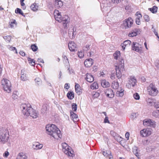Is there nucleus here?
Listing matches in <instances>:
<instances>
[{
	"mask_svg": "<svg viewBox=\"0 0 159 159\" xmlns=\"http://www.w3.org/2000/svg\"><path fill=\"white\" fill-rule=\"evenodd\" d=\"M20 108L22 113L26 116H30L34 118L38 117V114L32 108L30 104H22Z\"/></svg>",
	"mask_w": 159,
	"mask_h": 159,
	"instance_id": "nucleus-1",
	"label": "nucleus"
},
{
	"mask_svg": "<svg viewBox=\"0 0 159 159\" xmlns=\"http://www.w3.org/2000/svg\"><path fill=\"white\" fill-rule=\"evenodd\" d=\"M114 58L116 60H119L120 62L118 66H116V75L117 77L119 79L121 76L124 69V61L123 59H121L120 57V52L119 51H116L113 54Z\"/></svg>",
	"mask_w": 159,
	"mask_h": 159,
	"instance_id": "nucleus-2",
	"label": "nucleus"
},
{
	"mask_svg": "<svg viewBox=\"0 0 159 159\" xmlns=\"http://www.w3.org/2000/svg\"><path fill=\"white\" fill-rule=\"evenodd\" d=\"M46 129L47 134L54 139H58L61 138L62 135L60 130L54 125H47Z\"/></svg>",
	"mask_w": 159,
	"mask_h": 159,
	"instance_id": "nucleus-3",
	"label": "nucleus"
},
{
	"mask_svg": "<svg viewBox=\"0 0 159 159\" xmlns=\"http://www.w3.org/2000/svg\"><path fill=\"white\" fill-rule=\"evenodd\" d=\"M111 87L113 89H117L116 92V95L118 97H122L124 95V90L120 88L119 89V84L118 82L114 81L112 83Z\"/></svg>",
	"mask_w": 159,
	"mask_h": 159,
	"instance_id": "nucleus-4",
	"label": "nucleus"
},
{
	"mask_svg": "<svg viewBox=\"0 0 159 159\" xmlns=\"http://www.w3.org/2000/svg\"><path fill=\"white\" fill-rule=\"evenodd\" d=\"M9 138V132L6 128H0V141L2 142H6Z\"/></svg>",
	"mask_w": 159,
	"mask_h": 159,
	"instance_id": "nucleus-5",
	"label": "nucleus"
},
{
	"mask_svg": "<svg viewBox=\"0 0 159 159\" xmlns=\"http://www.w3.org/2000/svg\"><path fill=\"white\" fill-rule=\"evenodd\" d=\"M2 87L4 90L8 93L11 92V84L9 80L6 79H3L1 81Z\"/></svg>",
	"mask_w": 159,
	"mask_h": 159,
	"instance_id": "nucleus-6",
	"label": "nucleus"
},
{
	"mask_svg": "<svg viewBox=\"0 0 159 159\" xmlns=\"http://www.w3.org/2000/svg\"><path fill=\"white\" fill-rule=\"evenodd\" d=\"M147 90L148 94L152 96H156L158 92L157 88L152 84H151L148 87Z\"/></svg>",
	"mask_w": 159,
	"mask_h": 159,
	"instance_id": "nucleus-7",
	"label": "nucleus"
},
{
	"mask_svg": "<svg viewBox=\"0 0 159 159\" xmlns=\"http://www.w3.org/2000/svg\"><path fill=\"white\" fill-rule=\"evenodd\" d=\"M131 47L132 50L136 52L141 53L142 51V45L137 42H133L132 44Z\"/></svg>",
	"mask_w": 159,
	"mask_h": 159,
	"instance_id": "nucleus-8",
	"label": "nucleus"
},
{
	"mask_svg": "<svg viewBox=\"0 0 159 159\" xmlns=\"http://www.w3.org/2000/svg\"><path fill=\"white\" fill-rule=\"evenodd\" d=\"M61 20V21L60 22L62 23L64 28H67L70 22V18L67 15H64L62 17Z\"/></svg>",
	"mask_w": 159,
	"mask_h": 159,
	"instance_id": "nucleus-9",
	"label": "nucleus"
},
{
	"mask_svg": "<svg viewBox=\"0 0 159 159\" xmlns=\"http://www.w3.org/2000/svg\"><path fill=\"white\" fill-rule=\"evenodd\" d=\"M137 80L134 77L131 76L128 80V84H126V86L128 88L130 89L132 85L134 87L136 84Z\"/></svg>",
	"mask_w": 159,
	"mask_h": 159,
	"instance_id": "nucleus-10",
	"label": "nucleus"
},
{
	"mask_svg": "<svg viewBox=\"0 0 159 159\" xmlns=\"http://www.w3.org/2000/svg\"><path fill=\"white\" fill-rule=\"evenodd\" d=\"M133 20L130 17L125 20L124 22V24L125 28H130L133 24Z\"/></svg>",
	"mask_w": 159,
	"mask_h": 159,
	"instance_id": "nucleus-11",
	"label": "nucleus"
},
{
	"mask_svg": "<svg viewBox=\"0 0 159 159\" xmlns=\"http://www.w3.org/2000/svg\"><path fill=\"white\" fill-rule=\"evenodd\" d=\"M152 133L151 130L148 128L143 129L140 131L141 135L143 137H146L151 134Z\"/></svg>",
	"mask_w": 159,
	"mask_h": 159,
	"instance_id": "nucleus-12",
	"label": "nucleus"
},
{
	"mask_svg": "<svg viewBox=\"0 0 159 159\" xmlns=\"http://www.w3.org/2000/svg\"><path fill=\"white\" fill-rule=\"evenodd\" d=\"M104 92L107 96L110 98H112L114 96V93L111 89H107Z\"/></svg>",
	"mask_w": 159,
	"mask_h": 159,
	"instance_id": "nucleus-13",
	"label": "nucleus"
},
{
	"mask_svg": "<svg viewBox=\"0 0 159 159\" xmlns=\"http://www.w3.org/2000/svg\"><path fill=\"white\" fill-rule=\"evenodd\" d=\"M54 15L56 20L59 22L61 21V13L57 10H55L54 11Z\"/></svg>",
	"mask_w": 159,
	"mask_h": 159,
	"instance_id": "nucleus-14",
	"label": "nucleus"
},
{
	"mask_svg": "<svg viewBox=\"0 0 159 159\" xmlns=\"http://www.w3.org/2000/svg\"><path fill=\"white\" fill-rule=\"evenodd\" d=\"M76 29L73 28H70L68 31V35L71 39L74 38L76 34Z\"/></svg>",
	"mask_w": 159,
	"mask_h": 159,
	"instance_id": "nucleus-15",
	"label": "nucleus"
},
{
	"mask_svg": "<svg viewBox=\"0 0 159 159\" xmlns=\"http://www.w3.org/2000/svg\"><path fill=\"white\" fill-rule=\"evenodd\" d=\"M68 46L69 50L71 51H75L76 50V45L74 42L71 41L69 42Z\"/></svg>",
	"mask_w": 159,
	"mask_h": 159,
	"instance_id": "nucleus-16",
	"label": "nucleus"
},
{
	"mask_svg": "<svg viewBox=\"0 0 159 159\" xmlns=\"http://www.w3.org/2000/svg\"><path fill=\"white\" fill-rule=\"evenodd\" d=\"M140 31L139 29H135L132 30L129 34V37H134L136 36L138 34H140Z\"/></svg>",
	"mask_w": 159,
	"mask_h": 159,
	"instance_id": "nucleus-17",
	"label": "nucleus"
},
{
	"mask_svg": "<svg viewBox=\"0 0 159 159\" xmlns=\"http://www.w3.org/2000/svg\"><path fill=\"white\" fill-rule=\"evenodd\" d=\"M102 154L104 156L108 158L109 159H113V157L111 155V152L110 150H104L102 152Z\"/></svg>",
	"mask_w": 159,
	"mask_h": 159,
	"instance_id": "nucleus-18",
	"label": "nucleus"
},
{
	"mask_svg": "<svg viewBox=\"0 0 159 159\" xmlns=\"http://www.w3.org/2000/svg\"><path fill=\"white\" fill-rule=\"evenodd\" d=\"M93 63V60L91 58H89L85 60L84 64L86 67H89L91 66Z\"/></svg>",
	"mask_w": 159,
	"mask_h": 159,
	"instance_id": "nucleus-19",
	"label": "nucleus"
},
{
	"mask_svg": "<svg viewBox=\"0 0 159 159\" xmlns=\"http://www.w3.org/2000/svg\"><path fill=\"white\" fill-rule=\"evenodd\" d=\"M63 152L69 157H73L75 156L73 150H64Z\"/></svg>",
	"mask_w": 159,
	"mask_h": 159,
	"instance_id": "nucleus-20",
	"label": "nucleus"
},
{
	"mask_svg": "<svg viewBox=\"0 0 159 159\" xmlns=\"http://www.w3.org/2000/svg\"><path fill=\"white\" fill-rule=\"evenodd\" d=\"M24 70H22L21 72V79L23 81H25L28 80V77Z\"/></svg>",
	"mask_w": 159,
	"mask_h": 159,
	"instance_id": "nucleus-21",
	"label": "nucleus"
},
{
	"mask_svg": "<svg viewBox=\"0 0 159 159\" xmlns=\"http://www.w3.org/2000/svg\"><path fill=\"white\" fill-rule=\"evenodd\" d=\"M43 146L42 144H40L39 142L34 143L32 145V148L33 149H41Z\"/></svg>",
	"mask_w": 159,
	"mask_h": 159,
	"instance_id": "nucleus-22",
	"label": "nucleus"
},
{
	"mask_svg": "<svg viewBox=\"0 0 159 159\" xmlns=\"http://www.w3.org/2000/svg\"><path fill=\"white\" fill-rule=\"evenodd\" d=\"M131 43V42L129 40L124 41L123 43L121 44L123 50H124L126 47H128L130 46Z\"/></svg>",
	"mask_w": 159,
	"mask_h": 159,
	"instance_id": "nucleus-23",
	"label": "nucleus"
},
{
	"mask_svg": "<svg viewBox=\"0 0 159 159\" xmlns=\"http://www.w3.org/2000/svg\"><path fill=\"white\" fill-rule=\"evenodd\" d=\"M86 76L85 79L87 81L91 83L93 81L94 78L90 74L87 73L86 74Z\"/></svg>",
	"mask_w": 159,
	"mask_h": 159,
	"instance_id": "nucleus-24",
	"label": "nucleus"
},
{
	"mask_svg": "<svg viewBox=\"0 0 159 159\" xmlns=\"http://www.w3.org/2000/svg\"><path fill=\"white\" fill-rule=\"evenodd\" d=\"M71 118L74 122H76L79 120L78 116L73 111L70 112Z\"/></svg>",
	"mask_w": 159,
	"mask_h": 159,
	"instance_id": "nucleus-25",
	"label": "nucleus"
},
{
	"mask_svg": "<svg viewBox=\"0 0 159 159\" xmlns=\"http://www.w3.org/2000/svg\"><path fill=\"white\" fill-rule=\"evenodd\" d=\"M101 85L103 88H107L109 87L110 84L108 81L103 80L101 81Z\"/></svg>",
	"mask_w": 159,
	"mask_h": 159,
	"instance_id": "nucleus-26",
	"label": "nucleus"
},
{
	"mask_svg": "<svg viewBox=\"0 0 159 159\" xmlns=\"http://www.w3.org/2000/svg\"><path fill=\"white\" fill-rule=\"evenodd\" d=\"M27 157L25 153L21 152L19 153L16 159H27Z\"/></svg>",
	"mask_w": 159,
	"mask_h": 159,
	"instance_id": "nucleus-27",
	"label": "nucleus"
},
{
	"mask_svg": "<svg viewBox=\"0 0 159 159\" xmlns=\"http://www.w3.org/2000/svg\"><path fill=\"white\" fill-rule=\"evenodd\" d=\"M136 15L137 16L135 22L137 24L139 25L140 23V18L142 17V15L141 14L139 13L138 12H137L136 13Z\"/></svg>",
	"mask_w": 159,
	"mask_h": 159,
	"instance_id": "nucleus-28",
	"label": "nucleus"
},
{
	"mask_svg": "<svg viewBox=\"0 0 159 159\" xmlns=\"http://www.w3.org/2000/svg\"><path fill=\"white\" fill-rule=\"evenodd\" d=\"M39 5L38 3H34L32 4L30 6V8L32 10L34 11H35L38 10Z\"/></svg>",
	"mask_w": 159,
	"mask_h": 159,
	"instance_id": "nucleus-29",
	"label": "nucleus"
},
{
	"mask_svg": "<svg viewBox=\"0 0 159 159\" xmlns=\"http://www.w3.org/2000/svg\"><path fill=\"white\" fill-rule=\"evenodd\" d=\"M75 88L76 93L79 95H80L81 93L80 85L78 84H75Z\"/></svg>",
	"mask_w": 159,
	"mask_h": 159,
	"instance_id": "nucleus-30",
	"label": "nucleus"
},
{
	"mask_svg": "<svg viewBox=\"0 0 159 159\" xmlns=\"http://www.w3.org/2000/svg\"><path fill=\"white\" fill-rule=\"evenodd\" d=\"M55 6L58 8L62 7L63 5L62 2L59 0H55Z\"/></svg>",
	"mask_w": 159,
	"mask_h": 159,
	"instance_id": "nucleus-31",
	"label": "nucleus"
},
{
	"mask_svg": "<svg viewBox=\"0 0 159 159\" xmlns=\"http://www.w3.org/2000/svg\"><path fill=\"white\" fill-rule=\"evenodd\" d=\"M98 84L96 82H94L90 86V88L92 89H98Z\"/></svg>",
	"mask_w": 159,
	"mask_h": 159,
	"instance_id": "nucleus-32",
	"label": "nucleus"
},
{
	"mask_svg": "<svg viewBox=\"0 0 159 159\" xmlns=\"http://www.w3.org/2000/svg\"><path fill=\"white\" fill-rule=\"evenodd\" d=\"M68 98L70 99H72L74 98V93L72 92H69L67 94Z\"/></svg>",
	"mask_w": 159,
	"mask_h": 159,
	"instance_id": "nucleus-33",
	"label": "nucleus"
},
{
	"mask_svg": "<svg viewBox=\"0 0 159 159\" xmlns=\"http://www.w3.org/2000/svg\"><path fill=\"white\" fill-rule=\"evenodd\" d=\"M148 10L152 13H155L157 12V7L156 6H154L152 8H149Z\"/></svg>",
	"mask_w": 159,
	"mask_h": 159,
	"instance_id": "nucleus-34",
	"label": "nucleus"
},
{
	"mask_svg": "<svg viewBox=\"0 0 159 159\" xmlns=\"http://www.w3.org/2000/svg\"><path fill=\"white\" fill-rule=\"evenodd\" d=\"M61 146L62 149H70V147L66 143H63L61 144Z\"/></svg>",
	"mask_w": 159,
	"mask_h": 159,
	"instance_id": "nucleus-35",
	"label": "nucleus"
},
{
	"mask_svg": "<svg viewBox=\"0 0 159 159\" xmlns=\"http://www.w3.org/2000/svg\"><path fill=\"white\" fill-rule=\"evenodd\" d=\"M19 93L17 91H14L13 92L12 95V98L14 99H16L18 97V94Z\"/></svg>",
	"mask_w": 159,
	"mask_h": 159,
	"instance_id": "nucleus-36",
	"label": "nucleus"
},
{
	"mask_svg": "<svg viewBox=\"0 0 159 159\" xmlns=\"http://www.w3.org/2000/svg\"><path fill=\"white\" fill-rule=\"evenodd\" d=\"M35 81L36 85L39 86L41 84V80L39 78H35Z\"/></svg>",
	"mask_w": 159,
	"mask_h": 159,
	"instance_id": "nucleus-37",
	"label": "nucleus"
},
{
	"mask_svg": "<svg viewBox=\"0 0 159 159\" xmlns=\"http://www.w3.org/2000/svg\"><path fill=\"white\" fill-rule=\"evenodd\" d=\"M10 25L12 28H14L16 26V23L15 20H12V21L10 22Z\"/></svg>",
	"mask_w": 159,
	"mask_h": 159,
	"instance_id": "nucleus-38",
	"label": "nucleus"
},
{
	"mask_svg": "<svg viewBox=\"0 0 159 159\" xmlns=\"http://www.w3.org/2000/svg\"><path fill=\"white\" fill-rule=\"evenodd\" d=\"M158 114H159V111L158 110L154 111L152 113V116L156 118H159V115Z\"/></svg>",
	"mask_w": 159,
	"mask_h": 159,
	"instance_id": "nucleus-39",
	"label": "nucleus"
},
{
	"mask_svg": "<svg viewBox=\"0 0 159 159\" xmlns=\"http://www.w3.org/2000/svg\"><path fill=\"white\" fill-rule=\"evenodd\" d=\"M155 123V122L154 121L150 119L149 123V126L155 127L156 126Z\"/></svg>",
	"mask_w": 159,
	"mask_h": 159,
	"instance_id": "nucleus-40",
	"label": "nucleus"
},
{
	"mask_svg": "<svg viewBox=\"0 0 159 159\" xmlns=\"http://www.w3.org/2000/svg\"><path fill=\"white\" fill-rule=\"evenodd\" d=\"M15 12L16 13H19L22 16L24 17L25 16L24 14L21 11V10L19 8H17L15 10Z\"/></svg>",
	"mask_w": 159,
	"mask_h": 159,
	"instance_id": "nucleus-41",
	"label": "nucleus"
},
{
	"mask_svg": "<svg viewBox=\"0 0 159 159\" xmlns=\"http://www.w3.org/2000/svg\"><path fill=\"white\" fill-rule=\"evenodd\" d=\"M150 119H145L143 121V124L144 125L146 126H149V123Z\"/></svg>",
	"mask_w": 159,
	"mask_h": 159,
	"instance_id": "nucleus-42",
	"label": "nucleus"
},
{
	"mask_svg": "<svg viewBox=\"0 0 159 159\" xmlns=\"http://www.w3.org/2000/svg\"><path fill=\"white\" fill-rule=\"evenodd\" d=\"M28 60L29 61V63L32 66H34L35 64V61L33 59H32L30 58H28Z\"/></svg>",
	"mask_w": 159,
	"mask_h": 159,
	"instance_id": "nucleus-43",
	"label": "nucleus"
},
{
	"mask_svg": "<svg viewBox=\"0 0 159 159\" xmlns=\"http://www.w3.org/2000/svg\"><path fill=\"white\" fill-rule=\"evenodd\" d=\"M115 139L118 142H121L122 141L123 139L118 134L116 137H115Z\"/></svg>",
	"mask_w": 159,
	"mask_h": 159,
	"instance_id": "nucleus-44",
	"label": "nucleus"
},
{
	"mask_svg": "<svg viewBox=\"0 0 159 159\" xmlns=\"http://www.w3.org/2000/svg\"><path fill=\"white\" fill-rule=\"evenodd\" d=\"M4 39L7 42H10L11 39V36H6L3 37Z\"/></svg>",
	"mask_w": 159,
	"mask_h": 159,
	"instance_id": "nucleus-45",
	"label": "nucleus"
},
{
	"mask_svg": "<svg viewBox=\"0 0 159 159\" xmlns=\"http://www.w3.org/2000/svg\"><path fill=\"white\" fill-rule=\"evenodd\" d=\"M47 109V108L46 105L43 106L41 109L42 113H44L46 111Z\"/></svg>",
	"mask_w": 159,
	"mask_h": 159,
	"instance_id": "nucleus-46",
	"label": "nucleus"
},
{
	"mask_svg": "<svg viewBox=\"0 0 159 159\" xmlns=\"http://www.w3.org/2000/svg\"><path fill=\"white\" fill-rule=\"evenodd\" d=\"M133 97L136 100H139L140 98V96L138 93H135L134 94Z\"/></svg>",
	"mask_w": 159,
	"mask_h": 159,
	"instance_id": "nucleus-47",
	"label": "nucleus"
},
{
	"mask_svg": "<svg viewBox=\"0 0 159 159\" xmlns=\"http://www.w3.org/2000/svg\"><path fill=\"white\" fill-rule=\"evenodd\" d=\"M31 48L32 50L34 52L36 51L38 49V47L34 44L31 45Z\"/></svg>",
	"mask_w": 159,
	"mask_h": 159,
	"instance_id": "nucleus-48",
	"label": "nucleus"
},
{
	"mask_svg": "<svg viewBox=\"0 0 159 159\" xmlns=\"http://www.w3.org/2000/svg\"><path fill=\"white\" fill-rule=\"evenodd\" d=\"M139 150H133V152L134 153L138 158H139V154L138 153Z\"/></svg>",
	"mask_w": 159,
	"mask_h": 159,
	"instance_id": "nucleus-49",
	"label": "nucleus"
},
{
	"mask_svg": "<svg viewBox=\"0 0 159 159\" xmlns=\"http://www.w3.org/2000/svg\"><path fill=\"white\" fill-rule=\"evenodd\" d=\"M78 55L80 58H81L84 57V54L83 52L81 51L78 52Z\"/></svg>",
	"mask_w": 159,
	"mask_h": 159,
	"instance_id": "nucleus-50",
	"label": "nucleus"
},
{
	"mask_svg": "<svg viewBox=\"0 0 159 159\" xmlns=\"http://www.w3.org/2000/svg\"><path fill=\"white\" fill-rule=\"evenodd\" d=\"M77 106L75 103H73L72 104V109L73 111H76L77 110Z\"/></svg>",
	"mask_w": 159,
	"mask_h": 159,
	"instance_id": "nucleus-51",
	"label": "nucleus"
},
{
	"mask_svg": "<svg viewBox=\"0 0 159 159\" xmlns=\"http://www.w3.org/2000/svg\"><path fill=\"white\" fill-rule=\"evenodd\" d=\"M110 133L111 135L113 136L114 138H115V137H116L117 135H118L113 131H111Z\"/></svg>",
	"mask_w": 159,
	"mask_h": 159,
	"instance_id": "nucleus-52",
	"label": "nucleus"
},
{
	"mask_svg": "<svg viewBox=\"0 0 159 159\" xmlns=\"http://www.w3.org/2000/svg\"><path fill=\"white\" fill-rule=\"evenodd\" d=\"M144 18L145 21L148 22L150 20V18L148 15H144Z\"/></svg>",
	"mask_w": 159,
	"mask_h": 159,
	"instance_id": "nucleus-53",
	"label": "nucleus"
},
{
	"mask_svg": "<svg viewBox=\"0 0 159 159\" xmlns=\"http://www.w3.org/2000/svg\"><path fill=\"white\" fill-rule=\"evenodd\" d=\"M90 45H87L85 47L83 48V50L84 51H87L90 48Z\"/></svg>",
	"mask_w": 159,
	"mask_h": 159,
	"instance_id": "nucleus-54",
	"label": "nucleus"
},
{
	"mask_svg": "<svg viewBox=\"0 0 159 159\" xmlns=\"http://www.w3.org/2000/svg\"><path fill=\"white\" fill-rule=\"evenodd\" d=\"M62 57L64 61H65V62H69L68 59L67 57L63 54L62 56Z\"/></svg>",
	"mask_w": 159,
	"mask_h": 159,
	"instance_id": "nucleus-55",
	"label": "nucleus"
},
{
	"mask_svg": "<svg viewBox=\"0 0 159 159\" xmlns=\"http://www.w3.org/2000/svg\"><path fill=\"white\" fill-rule=\"evenodd\" d=\"M138 116V114L135 113H133L131 115V118L132 119H134L136 118Z\"/></svg>",
	"mask_w": 159,
	"mask_h": 159,
	"instance_id": "nucleus-56",
	"label": "nucleus"
},
{
	"mask_svg": "<svg viewBox=\"0 0 159 159\" xmlns=\"http://www.w3.org/2000/svg\"><path fill=\"white\" fill-rule=\"evenodd\" d=\"M9 155V153L7 151H6L3 154V156L5 158H7Z\"/></svg>",
	"mask_w": 159,
	"mask_h": 159,
	"instance_id": "nucleus-57",
	"label": "nucleus"
},
{
	"mask_svg": "<svg viewBox=\"0 0 159 159\" xmlns=\"http://www.w3.org/2000/svg\"><path fill=\"white\" fill-rule=\"evenodd\" d=\"M104 122L105 123H110V121L108 120V117L106 116L104 120Z\"/></svg>",
	"mask_w": 159,
	"mask_h": 159,
	"instance_id": "nucleus-58",
	"label": "nucleus"
},
{
	"mask_svg": "<svg viewBox=\"0 0 159 159\" xmlns=\"http://www.w3.org/2000/svg\"><path fill=\"white\" fill-rule=\"evenodd\" d=\"M155 66L158 69H159V60L155 62Z\"/></svg>",
	"mask_w": 159,
	"mask_h": 159,
	"instance_id": "nucleus-59",
	"label": "nucleus"
},
{
	"mask_svg": "<svg viewBox=\"0 0 159 159\" xmlns=\"http://www.w3.org/2000/svg\"><path fill=\"white\" fill-rule=\"evenodd\" d=\"M129 132H127L125 134V137L127 140H129Z\"/></svg>",
	"mask_w": 159,
	"mask_h": 159,
	"instance_id": "nucleus-60",
	"label": "nucleus"
},
{
	"mask_svg": "<svg viewBox=\"0 0 159 159\" xmlns=\"http://www.w3.org/2000/svg\"><path fill=\"white\" fill-rule=\"evenodd\" d=\"M68 70L69 71V73L70 74L74 73V70L72 69H70L69 68L68 69Z\"/></svg>",
	"mask_w": 159,
	"mask_h": 159,
	"instance_id": "nucleus-61",
	"label": "nucleus"
},
{
	"mask_svg": "<svg viewBox=\"0 0 159 159\" xmlns=\"http://www.w3.org/2000/svg\"><path fill=\"white\" fill-rule=\"evenodd\" d=\"M155 107L157 109V110L159 111V102L155 104Z\"/></svg>",
	"mask_w": 159,
	"mask_h": 159,
	"instance_id": "nucleus-62",
	"label": "nucleus"
},
{
	"mask_svg": "<svg viewBox=\"0 0 159 159\" xmlns=\"http://www.w3.org/2000/svg\"><path fill=\"white\" fill-rule=\"evenodd\" d=\"M70 88V86L68 85V84L66 83L64 85V88L66 89H68Z\"/></svg>",
	"mask_w": 159,
	"mask_h": 159,
	"instance_id": "nucleus-63",
	"label": "nucleus"
},
{
	"mask_svg": "<svg viewBox=\"0 0 159 159\" xmlns=\"http://www.w3.org/2000/svg\"><path fill=\"white\" fill-rule=\"evenodd\" d=\"M19 53L21 56H24L25 55V53L22 51H20L19 52Z\"/></svg>",
	"mask_w": 159,
	"mask_h": 159,
	"instance_id": "nucleus-64",
	"label": "nucleus"
}]
</instances>
